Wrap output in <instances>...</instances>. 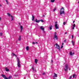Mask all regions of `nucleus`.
Here are the masks:
<instances>
[{"label":"nucleus","instance_id":"obj_1","mask_svg":"<svg viewBox=\"0 0 79 79\" xmlns=\"http://www.w3.org/2000/svg\"><path fill=\"white\" fill-rule=\"evenodd\" d=\"M60 14L61 16H62V15L63 14L65 15V14H64V9L63 7H62L60 9Z\"/></svg>","mask_w":79,"mask_h":79},{"label":"nucleus","instance_id":"obj_2","mask_svg":"<svg viewBox=\"0 0 79 79\" xmlns=\"http://www.w3.org/2000/svg\"><path fill=\"white\" fill-rule=\"evenodd\" d=\"M68 64H66L65 65V67L64 68V69L65 72H68Z\"/></svg>","mask_w":79,"mask_h":79},{"label":"nucleus","instance_id":"obj_3","mask_svg":"<svg viewBox=\"0 0 79 79\" xmlns=\"http://www.w3.org/2000/svg\"><path fill=\"white\" fill-rule=\"evenodd\" d=\"M56 45V47H55V48H57L58 49H59V51H60L61 49H60V45H58V44L56 43L54 45V46H55Z\"/></svg>","mask_w":79,"mask_h":79},{"label":"nucleus","instance_id":"obj_4","mask_svg":"<svg viewBox=\"0 0 79 79\" xmlns=\"http://www.w3.org/2000/svg\"><path fill=\"white\" fill-rule=\"evenodd\" d=\"M1 76L3 77V78H4L5 79H8V77H6V76L5 75H3V74H1Z\"/></svg>","mask_w":79,"mask_h":79},{"label":"nucleus","instance_id":"obj_5","mask_svg":"<svg viewBox=\"0 0 79 79\" xmlns=\"http://www.w3.org/2000/svg\"><path fill=\"white\" fill-rule=\"evenodd\" d=\"M58 36L57 35H54V40H58Z\"/></svg>","mask_w":79,"mask_h":79},{"label":"nucleus","instance_id":"obj_6","mask_svg":"<svg viewBox=\"0 0 79 79\" xmlns=\"http://www.w3.org/2000/svg\"><path fill=\"white\" fill-rule=\"evenodd\" d=\"M55 27L56 29H59V27H58V26L57 24H55Z\"/></svg>","mask_w":79,"mask_h":79},{"label":"nucleus","instance_id":"obj_7","mask_svg":"<svg viewBox=\"0 0 79 79\" xmlns=\"http://www.w3.org/2000/svg\"><path fill=\"white\" fill-rule=\"evenodd\" d=\"M17 66L19 68L21 67V64H20V62H18Z\"/></svg>","mask_w":79,"mask_h":79},{"label":"nucleus","instance_id":"obj_8","mask_svg":"<svg viewBox=\"0 0 79 79\" xmlns=\"http://www.w3.org/2000/svg\"><path fill=\"white\" fill-rule=\"evenodd\" d=\"M35 23H39V22H40V20H37V19H36L35 20Z\"/></svg>","mask_w":79,"mask_h":79},{"label":"nucleus","instance_id":"obj_9","mask_svg":"<svg viewBox=\"0 0 79 79\" xmlns=\"http://www.w3.org/2000/svg\"><path fill=\"white\" fill-rule=\"evenodd\" d=\"M74 54V52L72 53V52L70 51V56H73Z\"/></svg>","mask_w":79,"mask_h":79},{"label":"nucleus","instance_id":"obj_10","mask_svg":"<svg viewBox=\"0 0 79 79\" xmlns=\"http://www.w3.org/2000/svg\"><path fill=\"white\" fill-rule=\"evenodd\" d=\"M40 29H41V30H42V31H44V27L43 26H41L40 27Z\"/></svg>","mask_w":79,"mask_h":79},{"label":"nucleus","instance_id":"obj_11","mask_svg":"<svg viewBox=\"0 0 79 79\" xmlns=\"http://www.w3.org/2000/svg\"><path fill=\"white\" fill-rule=\"evenodd\" d=\"M76 74H74L73 75V78H76Z\"/></svg>","mask_w":79,"mask_h":79},{"label":"nucleus","instance_id":"obj_12","mask_svg":"<svg viewBox=\"0 0 79 79\" xmlns=\"http://www.w3.org/2000/svg\"><path fill=\"white\" fill-rule=\"evenodd\" d=\"M35 63H36V64H37V62H38V60H37V59H35Z\"/></svg>","mask_w":79,"mask_h":79},{"label":"nucleus","instance_id":"obj_13","mask_svg":"<svg viewBox=\"0 0 79 79\" xmlns=\"http://www.w3.org/2000/svg\"><path fill=\"white\" fill-rule=\"evenodd\" d=\"M54 75H53V77H57V74L56 73H54Z\"/></svg>","mask_w":79,"mask_h":79},{"label":"nucleus","instance_id":"obj_14","mask_svg":"<svg viewBox=\"0 0 79 79\" xmlns=\"http://www.w3.org/2000/svg\"><path fill=\"white\" fill-rule=\"evenodd\" d=\"M20 29H21V32H22V31H23V27L22 25L20 26Z\"/></svg>","mask_w":79,"mask_h":79},{"label":"nucleus","instance_id":"obj_15","mask_svg":"<svg viewBox=\"0 0 79 79\" xmlns=\"http://www.w3.org/2000/svg\"><path fill=\"white\" fill-rule=\"evenodd\" d=\"M5 69L6 71H9V69H8V68L6 67L5 68Z\"/></svg>","mask_w":79,"mask_h":79},{"label":"nucleus","instance_id":"obj_16","mask_svg":"<svg viewBox=\"0 0 79 79\" xmlns=\"http://www.w3.org/2000/svg\"><path fill=\"white\" fill-rule=\"evenodd\" d=\"M52 27H53V26L51 25L50 27H49L50 30H52Z\"/></svg>","mask_w":79,"mask_h":79},{"label":"nucleus","instance_id":"obj_17","mask_svg":"<svg viewBox=\"0 0 79 79\" xmlns=\"http://www.w3.org/2000/svg\"><path fill=\"white\" fill-rule=\"evenodd\" d=\"M18 40L19 41H21V36H19V38Z\"/></svg>","mask_w":79,"mask_h":79},{"label":"nucleus","instance_id":"obj_18","mask_svg":"<svg viewBox=\"0 0 79 79\" xmlns=\"http://www.w3.org/2000/svg\"><path fill=\"white\" fill-rule=\"evenodd\" d=\"M32 21H34V19L35 18V17H34V15H32Z\"/></svg>","mask_w":79,"mask_h":79},{"label":"nucleus","instance_id":"obj_19","mask_svg":"<svg viewBox=\"0 0 79 79\" xmlns=\"http://www.w3.org/2000/svg\"><path fill=\"white\" fill-rule=\"evenodd\" d=\"M32 44H34V45H35V44H38V43H37V42H33V43H32Z\"/></svg>","mask_w":79,"mask_h":79},{"label":"nucleus","instance_id":"obj_20","mask_svg":"<svg viewBox=\"0 0 79 79\" xmlns=\"http://www.w3.org/2000/svg\"><path fill=\"white\" fill-rule=\"evenodd\" d=\"M26 49L28 51L29 49V46H27L26 48Z\"/></svg>","mask_w":79,"mask_h":79},{"label":"nucleus","instance_id":"obj_21","mask_svg":"<svg viewBox=\"0 0 79 79\" xmlns=\"http://www.w3.org/2000/svg\"><path fill=\"white\" fill-rule=\"evenodd\" d=\"M17 59L18 62H20V60H19V58H18V57H17Z\"/></svg>","mask_w":79,"mask_h":79},{"label":"nucleus","instance_id":"obj_22","mask_svg":"<svg viewBox=\"0 0 79 79\" xmlns=\"http://www.w3.org/2000/svg\"><path fill=\"white\" fill-rule=\"evenodd\" d=\"M10 16H11V18L12 20H14L13 17V16L10 15Z\"/></svg>","mask_w":79,"mask_h":79},{"label":"nucleus","instance_id":"obj_23","mask_svg":"<svg viewBox=\"0 0 79 79\" xmlns=\"http://www.w3.org/2000/svg\"><path fill=\"white\" fill-rule=\"evenodd\" d=\"M51 2H52V3H53V2H55V0H51Z\"/></svg>","mask_w":79,"mask_h":79},{"label":"nucleus","instance_id":"obj_24","mask_svg":"<svg viewBox=\"0 0 79 79\" xmlns=\"http://www.w3.org/2000/svg\"><path fill=\"white\" fill-rule=\"evenodd\" d=\"M56 10V7H55L53 9V11H55V10Z\"/></svg>","mask_w":79,"mask_h":79},{"label":"nucleus","instance_id":"obj_25","mask_svg":"<svg viewBox=\"0 0 79 79\" xmlns=\"http://www.w3.org/2000/svg\"><path fill=\"white\" fill-rule=\"evenodd\" d=\"M2 35H3V33L2 32L0 33V35H1V36H2Z\"/></svg>","mask_w":79,"mask_h":79},{"label":"nucleus","instance_id":"obj_26","mask_svg":"<svg viewBox=\"0 0 79 79\" xmlns=\"http://www.w3.org/2000/svg\"><path fill=\"white\" fill-rule=\"evenodd\" d=\"M11 77H12V76H10L9 77V78H8V79H11Z\"/></svg>","mask_w":79,"mask_h":79},{"label":"nucleus","instance_id":"obj_27","mask_svg":"<svg viewBox=\"0 0 79 79\" xmlns=\"http://www.w3.org/2000/svg\"><path fill=\"white\" fill-rule=\"evenodd\" d=\"M73 27H76V24H74L73 26Z\"/></svg>","mask_w":79,"mask_h":79},{"label":"nucleus","instance_id":"obj_28","mask_svg":"<svg viewBox=\"0 0 79 79\" xmlns=\"http://www.w3.org/2000/svg\"><path fill=\"white\" fill-rule=\"evenodd\" d=\"M40 21H41L42 23H43V22H44V20H43L42 19H41L40 20Z\"/></svg>","mask_w":79,"mask_h":79},{"label":"nucleus","instance_id":"obj_29","mask_svg":"<svg viewBox=\"0 0 79 79\" xmlns=\"http://www.w3.org/2000/svg\"><path fill=\"white\" fill-rule=\"evenodd\" d=\"M12 55H13V56H15V55H16V54H15L14 53H12Z\"/></svg>","mask_w":79,"mask_h":79},{"label":"nucleus","instance_id":"obj_30","mask_svg":"<svg viewBox=\"0 0 79 79\" xmlns=\"http://www.w3.org/2000/svg\"><path fill=\"white\" fill-rule=\"evenodd\" d=\"M63 24H64V25H65V24H66V23L65 22H64Z\"/></svg>","mask_w":79,"mask_h":79},{"label":"nucleus","instance_id":"obj_31","mask_svg":"<svg viewBox=\"0 0 79 79\" xmlns=\"http://www.w3.org/2000/svg\"><path fill=\"white\" fill-rule=\"evenodd\" d=\"M14 76H16V77H18V75L16 74H15L14 75Z\"/></svg>","mask_w":79,"mask_h":79},{"label":"nucleus","instance_id":"obj_32","mask_svg":"<svg viewBox=\"0 0 79 79\" xmlns=\"http://www.w3.org/2000/svg\"><path fill=\"white\" fill-rule=\"evenodd\" d=\"M7 15H8V16H10V14L9 13H7Z\"/></svg>","mask_w":79,"mask_h":79},{"label":"nucleus","instance_id":"obj_33","mask_svg":"<svg viewBox=\"0 0 79 79\" xmlns=\"http://www.w3.org/2000/svg\"><path fill=\"white\" fill-rule=\"evenodd\" d=\"M72 39H73V37H74V36H73V35H72Z\"/></svg>","mask_w":79,"mask_h":79},{"label":"nucleus","instance_id":"obj_34","mask_svg":"<svg viewBox=\"0 0 79 79\" xmlns=\"http://www.w3.org/2000/svg\"><path fill=\"white\" fill-rule=\"evenodd\" d=\"M54 35H56V32H55L54 33Z\"/></svg>","mask_w":79,"mask_h":79},{"label":"nucleus","instance_id":"obj_35","mask_svg":"<svg viewBox=\"0 0 79 79\" xmlns=\"http://www.w3.org/2000/svg\"><path fill=\"white\" fill-rule=\"evenodd\" d=\"M43 75H45V72H44L43 73Z\"/></svg>","mask_w":79,"mask_h":79},{"label":"nucleus","instance_id":"obj_36","mask_svg":"<svg viewBox=\"0 0 79 79\" xmlns=\"http://www.w3.org/2000/svg\"><path fill=\"white\" fill-rule=\"evenodd\" d=\"M72 78V76H71L70 77H69V79H71Z\"/></svg>","mask_w":79,"mask_h":79},{"label":"nucleus","instance_id":"obj_37","mask_svg":"<svg viewBox=\"0 0 79 79\" xmlns=\"http://www.w3.org/2000/svg\"><path fill=\"white\" fill-rule=\"evenodd\" d=\"M73 46H74V41L73 43Z\"/></svg>","mask_w":79,"mask_h":79},{"label":"nucleus","instance_id":"obj_38","mask_svg":"<svg viewBox=\"0 0 79 79\" xmlns=\"http://www.w3.org/2000/svg\"><path fill=\"white\" fill-rule=\"evenodd\" d=\"M66 40H64V42H65L66 43Z\"/></svg>","mask_w":79,"mask_h":79},{"label":"nucleus","instance_id":"obj_39","mask_svg":"<svg viewBox=\"0 0 79 79\" xmlns=\"http://www.w3.org/2000/svg\"><path fill=\"white\" fill-rule=\"evenodd\" d=\"M63 46L61 45V48H63Z\"/></svg>","mask_w":79,"mask_h":79},{"label":"nucleus","instance_id":"obj_40","mask_svg":"<svg viewBox=\"0 0 79 79\" xmlns=\"http://www.w3.org/2000/svg\"><path fill=\"white\" fill-rule=\"evenodd\" d=\"M6 3H8V1L7 0H6Z\"/></svg>","mask_w":79,"mask_h":79},{"label":"nucleus","instance_id":"obj_41","mask_svg":"<svg viewBox=\"0 0 79 79\" xmlns=\"http://www.w3.org/2000/svg\"><path fill=\"white\" fill-rule=\"evenodd\" d=\"M32 69L33 70H34V68L33 67H32Z\"/></svg>","mask_w":79,"mask_h":79},{"label":"nucleus","instance_id":"obj_42","mask_svg":"<svg viewBox=\"0 0 79 79\" xmlns=\"http://www.w3.org/2000/svg\"><path fill=\"white\" fill-rule=\"evenodd\" d=\"M72 29H73V30L74 29V27H73L72 28Z\"/></svg>","mask_w":79,"mask_h":79},{"label":"nucleus","instance_id":"obj_43","mask_svg":"<svg viewBox=\"0 0 79 79\" xmlns=\"http://www.w3.org/2000/svg\"><path fill=\"white\" fill-rule=\"evenodd\" d=\"M74 42H73V40H72V44H73V43Z\"/></svg>","mask_w":79,"mask_h":79},{"label":"nucleus","instance_id":"obj_44","mask_svg":"<svg viewBox=\"0 0 79 79\" xmlns=\"http://www.w3.org/2000/svg\"><path fill=\"white\" fill-rule=\"evenodd\" d=\"M65 34H67V32H65Z\"/></svg>","mask_w":79,"mask_h":79},{"label":"nucleus","instance_id":"obj_45","mask_svg":"<svg viewBox=\"0 0 79 79\" xmlns=\"http://www.w3.org/2000/svg\"><path fill=\"white\" fill-rule=\"evenodd\" d=\"M1 19H2V18H1V17H0V21H1Z\"/></svg>","mask_w":79,"mask_h":79},{"label":"nucleus","instance_id":"obj_46","mask_svg":"<svg viewBox=\"0 0 79 79\" xmlns=\"http://www.w3.org/2000/svg\"><path fill=\"white\" fill-rule=\"evenodd\" d=\"M75 22V21L74 20L73 22V23H74Z\"/></svg>","mask_w":79,"mask_h":79},{"label":"nucleus","instance_id":"obj_47","mask_svg":"<svg viewBox=\"0 0 79 79\" xmlns=\"http://www.w3.org/2000/svg\"><path fill=\"white\" fill-rule=\"evenodd\" d=\"M53 79H56V78H55V77H54L53 78Z\"/></svg>","mask_w":79,"mask_h":79},{"label":"nucleus","instance_id":"obj_48","mask_svg":"<svg viewBox=\"0 0 79 79\" xmlns=\"http://www.w3.org/2000/svg\"><path fill=\"white\" fill-rule=\"evenodd\" d=\"M0 6H1V7L2 6V5L1 4H0Z\"/></svg>","mask_w":79,"mask_h":79},{"label":"nucleus","instance_id":"obj_49","mask_svg":"<svg viewBox=\"0 0 79 79\" xmlns=\"http://www.w3.org/2000/svg\"><path fill=\"white\" fill-rule=\"evenodd\" d=\"M15 56H16V57H17V55H15Z\"/></svg>","mask_w":79,"mask_h":79},{"label":"nucleus","instance_id":"obj_50","mask_svg":"<svg viewBox=\"0 0 79 79\" xmlns=\"http://www.w3.org/2000/svg\"><path fill=\"white\" fill-rule=\"evenodd\" d=\"M51 61H52V62H53V60H51Z\"/></svg>","mask_w":79,"mask_h":79},{"label":"nucleus","instance_id":"obj_51","mask_svg":"<svg viewBox=\"0 0 79 79\" xmlns=\"http://www.w3.org/2000/svg\"><path fill=\"white\" fill-rule=\"evenodd\" d=\"M43 16H44H44H45V15H43Z\"/></svg>","mask_w":79,"mask_h":79},{"label":"nucleus","instance_id":"obj_52","mask_svg":"<svg viewBox=\"0 0 79 79\" xmlns=\"http://www.w3.org/2000/svg\"><path fill=\"white\" fill-rule=\"evenodd\" d=\"M63 44H64V43H63L62 44V45H63Z\"/></svg>","mask_w":79,"mask_h":79},{"label":"nucleus","instance_id":"obj_53","mask_svg":"<svg viewBox=\"0 0 79 79\" xmlns=\"http://www.w3.org/2000/svg\"><path fill=\"white\" fill-rule=\"evenodd\" d=\"M56 23H57V22H56Z\"/></svg>","mask_w":79,"mask_h":79},{"label":"nucleus","instance_id":"obj_54","mask_svg":"<svg viewBox=\"0 0 79 79\" xmlns=\"http://www.w3.org/2000/svg\"><path fill=\"white\" fill-rule=\"evenodd\" d=\"M44 32H45V31H44Z\"/></svg>","mask_w":79,"mask_h":79}]
</instances>
